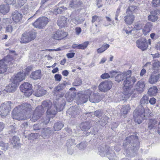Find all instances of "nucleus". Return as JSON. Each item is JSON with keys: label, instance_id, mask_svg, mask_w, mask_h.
Segmentation results:
<instances>
[{"label": "nucleus", "instance_id": "f257e3e1", "mask_svg": "<svg viewBox=\"0 0 160 160\" xmlns=\"http://www.w3.org/2000/svg\"><path fill=\"white\" fill-rule=\"evenodd\" d=\"M32 110L30 104L23 103L15 108L12 112V117L18 120H25L29 117V114Z\"/></svg>", "mask_w": 160, "mask_h": 160}, {"label": "nucleus", "instance_id": "f03ea898", "mask_svg": "<svg viewBox=\"0 0 160 160\" xmlns=\"http://www.w3.org/2000/svg\"><path fill=\"white\" fill-rule=\"evenodd\" d=\"M54 105H52V102L49 100L44 101L42 102V104L41 106L38 107H41V108L39 110L41 111V110H43L44 112L47 109V113L48 115V114L55 115L57 111H61L64 108L65 105V103L64 102L61 103L57 104V102L55 101L54 102Z\"/></svg>", "mask_w": 160, "mask_h": 160}, {"label": "nucleus", "instance_id": "7ed1b4c3", "mask_svg": "<svg viewBox=\"0 0 160 160\" xmlns=\"http://www.w3.org/2000/svg\"><path fill=\"white\" fill-rule=\"evenodd\" d=\"M148 98L146 95H144L141 99L139 105L133 112V117L135 122L138 124L141 123L143 120L146 118L147 114L143 106L148 103Z\"/></svg>", "mask_w": 160, "mask_h": 160}, {"label": "nucleus", "instance_id": "20e7f679", "mask_svg": "<svg viewBox=\"0 0 160 160\" xmlns=\"http://www.w3.org/2000/svg\"><path fill=\"white\" fill-rule=\"evenodd\" d=\"M131 72L128 74L125 80L123 82V85L125 87V89L122 93V97L126 100L132 95L135 92V89L132 88V85L136 81V79L135 77H131Z\"/></svg>", "mask_w": 160, "mask_h": 160}, {"label": "nucleus", "instance_id": "39448f33", "mask_svg": "<svg viewBox=\"0 0 160 160\" xmlns=\"http://www.w3.org/2000/svg\"><path fill=\"white\" fill-rule=\"evenodd\" d=\"M13 62V58L10 55L0 60V73H4L8 68L12 67Z\"/></svg>", "mask_w": 160, "mask_h": 160}, {"label": "nucleus", "instance_id": "423d86ee", "mask_svg": "<svg viewBox=\"0 0 160 160\" xmlns=\"http://www.w3.org/2000/svg\"><path fill=\"white\" fill-rule=\"evenodd\" d=\"M92 92L89 90H87L84 92H82L78 94V98L77 102L78 104L86 102L89 98V96L92 94Z\"/></svg>", "mask_w": 160, "mask_h": 160}, {"label": "nucleus", "instance_id": "0eeeda50", "mask_svg": "<svg viewBox=\"0 0 160 160\" xmlns=\"http://www.w3.org/2000/svg\"><path fill=\"white\" fill-rule=\"evenodd\" d=\"M67 84L66 82H63L62 83L58 85L54 88L52 92L54 95V98L58 100L60 98L62 97L64 94L61 92V91L64 89Z\"/></svg>", "mask_w": 160, "mask_h": 160}, {"label": "nucleus", "instance_id": "6e6552de", "mask_svg": "<svg viewBox=\"0 0 160 160\" xmlns=\"http://www.w3.org/2000/svg\"><path fill=\"white\" fill-rule=\"evenodd\" d=\"M12 103L8 101L2 104L0 107V116L2 117H5L11 109Z\"/></svg>", "mask_w": 160, "mask_h": 160}, {"label": "nucleus", "instance_id": "1a4fd4ad", "mask_svg": "<svg viewBox=\"0 0 160 160\" xmlns=\"http://www.w3.org/2000/svg\"><path fill=\"white\" fill-rule=\"evenodd\" d=\"M36 37L35 33L34 32H25L22 34L20 42L21 43H27L34 39Z\"/></svg>", "mask_w": 160, "mask_h": 160}, {"label": "nucleus", "instance_id": "9d476101", "mask_svg": "<svg viewBox=\"0 0 160 160\" xmlns=\"http://www.w3.org/2000/svg\"><path fill=\"white\" fill-rule=\"evenodd\" d=\"M22 92H24L25 95L28 97L32 94L31 90L32 88V84L28 82H25L21 85L20 87Z\"/></svg>", "mask_w": 160, "mask_h": 160}, {"label": "nucleus", "instance_id": "9b49d317", "mask_svg": "<svg viewBox=\"0 0 160 160\" xmlns=\"http://www.w3.org/2000/svg\"><path fill=\"white\" fill-rule=\"evenodd\" d=\"M48 22V19L46 17L39 18L34 22L33 25L35 28H42L44 27Z\"/></svg>", "mask_w": 160, "mask_h": 160}, {"label": "nucleus", "instance_id": "f8f14e48", "mask_svg": "<svg viewBox=\"0 0 160 160\" xmlns=\"http://www.w3.org/2000/svg\"><path fill=\"white\" fill-rule=\"evenodd\" d=\"M112 83L110 81L102 82L98 86L99 89L102 92H105L109 90L112 87Z\"/></svg>", "mask_w": 160, "mask_h": 160}, {"label": "nucleus", "instance_id": "ddd939ff", "mask_svg": "<svg viewBox=\"0 0 160 160\" xmlns=\"http://www.w3.org/2000/svg\"><path fill=\"white\" fill-rule=\"evenodd\" d=\"M160 78V74L158 72H153L149 76L148 82L151 84H155L158 81Z\"/></svg>", "mask_w": 160, "mask_h": 160}, {"label": "nucleus", "instance_id": "4468645a", "mask_svg": "<svg viewBox=\"0 0 160 160\" xmlns=\"http://www.w3.org/2000/svg\"><path fill=\"white\" fill-rule=\"evenodd\" d=\"M136 43L137 47L142 51L146 50L148 47L147 41L144 38H140L137 40Z\"/></svg>", "mask_w": 160, "mask_h": 160}, {"label": "nucleus", "instance_id": "2eb2a0df", "mask_svg": "<svg viewBox=\"0 0 160 160\" xmlns=\"http://www.w3.org/2000/svg\"><path fill=\"white\" fill-rule=\"evenodd\" d=\"M46 93V91L44 90L39 84H36L35 86L34 94L36 97L42 96L45 94Z\"/></svg>", "mask_w": 160, "mask_h": 160}, {"label": "nucleus", "instance_id": "dca6fc26", "mask_svg": "<svg viewBox=\"0 0 160 160\" xmlns=\"http://www.w3.org/2000/svg\"><path fill=\"white\" fill-rule=\"evenodd\" d=\"M68 35L66 32L58 30L54 32L52 36V37L56 40H61L66 37Z\"/></svg>", "mask_w": 160, "mask_h": 160}, {"label": "nucleus", "instance_id": "f3484780", "mask_svg": "<svg viewBox=\"0 0 160 160\" xmlns=\"http://www.w3.org/2000/svg\"><path fill=\"white\" fill-rule=\"evenodd\" d=\"M13 21L15 23H21L23 16L21 12L18 10H15L12 13Z\"/></svg>", "mask_w": 160, "mask_h": 160}, {"label": "nucleus", "instance_id": "a211bd4d", "mask_svg": "<svg viewBox=\"0 0 160 160\" xmlns=\"http://www.w3.org/2000/svg\"><path fill=\"white\" fill-rule=\"evenodd\" d=\"M41 108V107H38L35 109L33 116L31 119V120L32 121L35 122L41 117L42 113L44 112V110H41V111H40L39 109Z\"/></svg>", "mask_w": 160, "mask_h": 160}, {"label": "nucleus", "instance_id": "6ab92c4d", "mask_svg": "<svg viewBox=\"0 0 160 160\" xmlns=\"http://www.w3.org/2000/svg\"><path fill=\"white\" fill-rule=\"evenodd\" d=\"M68 21L71 23L72 22L74 24L77 25L81 23V21L78 15L75 12L72 13L70 16L68 17Z\"/></svg>", "mask_w": 160, "mask_h": 160}, {"label": "nucleus", "instance_id": "aec40b11", "mask_svg": "<svg viewBox=\"0 0 160 160\" xmlns=\"http://www.w3.org/2000/svg\"><path fill=\"white\" fill-rule=\"evenodd\" d=\"M145 83L144 81L141 80L138 81L136 86V90H135V92H134L132 94V97H135V94L136 91H138L139 92H143L145 89Z\"/></svg>", "mask_w": 160, "mask_h": 160}, {"label": "nucleus", "instance_id": "412c9836", "mask_svg": "<svg viewBox=\"0 0 160 160\" xmlns=\"http://www.w3.org/2000/svg\"><path fill=\"white\" fill-rule=\"evenodd\" d=\"M26 75L22 72H19L17 73L13 79V81L18 85V83L22 81L25 78Z\"/></svg>", "mask_w": 160, "mask_h": 160}, {"label": "nucleus", "instance_id": "4be33fe9", "mask_svg": "<svg viewBox=\"0 0 160 160\" xmlns=\"http://www.w3.org/2000/svg\"><path fill=\"white\" fill-rule=\"evenodd\" d=\"M80 113V111L74 107H70L67 111V116L71 117V118H75L76 116Z\"/></svg>", "mask_w": 160, "mask_h": 160}, {"label": "nucleus", "instance_id": "5701e85b", "mask_svg": "<svg viewBox=\"0 0 160 160\" xmlns=\"http://www.w3.org/2000/svg\"><path fill=\"white\" fill-rule=\"evenodd\" d=\"M117 72V75L115 77V81L118 82L123 80L125 78L128 73L130 72V71H128L124 73H122L120 72Z\"/></svg>", "mask_w": 160, "mask_h": 160}, {"label": "nucleus", "instance_id": "b1692460", "mask_svg": "<svg viewBox=\"0 0 160 160\" xmlns=\"http://www.w3.org/2000/svg\"><path fill=\"white\" fill-rule=\"evenodd\" d=\"M75 140L73 139H69L68 140L66 145L68 148V153L72 155L73 153V149H72L73 145H75Z\"/></svg>", "mask_w": 160, "mask_h": 160}, {"label": "nucleus", "instance_id": "393cba45", "mask_svg": "<svg viewBox=\"0 0 160 160\" xmlns=\"http://www.w3.org/2000/svg\"><path fill=\"white\" fill-rule=\"evenodd\" d=\"M127 15L124 17V21L126 23L131 25L134 20V16L132 13H127Z\"/></svg>", "mask_w": 160, "mask_h": 160}, {"label": "nucleus", "instance_id": "a878e982", "mask_svg": "<svg viewBox=\"0 0 160 160\" xmlns=\"http://www.w3.org/2000/svg\"><path fill=\"white\" fill-rule=\"evenodd\" d=\"M42 77L41 71L40 70L32 72L30 75V78L34 80L40 79Z\"/></svg>", "mask_w": 160, "mask_h": 160}, {"label": "nucleus", "instance_id": "bb28decb", "mask_svg": "<svg viewBox=\"0 0 160 160\" xmlns=\"http://www.w3.org/2000/svg\"><path fill=\"white\" fill-rule=\"evenodd\" d=\"M18 86V84L12 81L11 84L6 87L4 90L7 92H13L16 90Z\"/></svg>", "mask_w": 160, "mask_h": 160}, {"label": "nucleus", "instance_id": "cd10ccee", "mask_svg": "<svg viewBox=\"0 0 160 160\" xmlns=\"http://www.w3.org/2000/svg\"><path fill=\"white\" fill-rule=\"evenodd\" d=\"M67 18L64 16H62L59 18L57 21V24L60 28H62L67 25Z\"/></svg>", "mask_w": 160, "mask_h": 160}, {"label": "nucleus", "instance_id": "c85d7f7f", "mask_svg": "<svg viewBox=\"0 0 160 160\" xmlns=\"http://www.w3.org/2000/svg\"><path fill=\"white\" fill-rule=\"evenodd\" d=\"M50 129L48 128L42 130L41 135L44 138H48L51 135L52 131Z\"/></svg>", "mask_w": 160, "mask_h": 160}, {"label": "nucleus", "instance_id": "c756f323", "mask_svg": "<svg viewBox=\"0 0 160 160\" xmlns=\"http://www.w3.org/2000/svg\"><path fill=\"white\" fill-rule=\"evenodd\" d=\"M157 12L156 10L150 11L151 15H149L148 17V19L149 21L154 22L158 20V16L157 15Z\"/></svg>", "mask_w": 160, "mask_h": 160}, {"label": "nucleus", "instance_id": "7c9ffc66", "mask_svg": "<svg viewBox=\"0 0 160 160\" xmlns=\"http://www.w3.org/2000/svg\"><path fill=\"white\" fill-rule=\"evenodd\" d=\"M89 96V101L92 103H97L100 101V96L98 94L93 93Z\"/></svg>", "mask_w": 160, "mask_h": 160}, {"label": "nucleus", "instance_id": "2f4dec72", "mask_svg": "<svg viewBox=\"0 0 160 160\" xmlns=\"http://www.w3.org/2000/svg\"><path fill=\"white\" fill-rule=\"evenodd\" d=\"M117 73L116 71H112L109 72V73H104L100 76L101 78L103 79H108L110 77H113L116 75Z\"/></svg>", "mask_w": 160, "mask_h": 160}, {"label": "nucleus", "instance_id": "473e14b6", "mask_svg": "<svg viewBox=\"0 0 160 160\" xmlns=\"http://www.w3.org/2000/svg\"><path fill=\"white\" fill-rule=\"evenodd\" d=\"M158 122L155 119H150L148 123V129L151 130L155 128L157 126Z\"/></svg>", "mask_w": 160, "mask_h": 160}, {"label": "nucleus", "instance_id": "72a5a7b5", "mask_svg": "<svg viewBox=\"0 0 160 160\" xmlns=\"http://www.w3.org/2000/svg\"><path fill=\"white\" fill-rule=\"evenodd\" d=\"M158 89L156 86H153L149 88L148 92V94L150 96H155L158 92Z\"/></svg>", "mask_w": 160, "mask_h": 160}, {"label": "nucleus", "instance_id": "f704fd0d", "mask_svg": "<svg viewBox=\"0 0 160 160\" xmlns=\"http://www.w3.org/2000/svg\"><path fill=\"white\" fill-rule=\"evenodd\" d=\"M9 10L8 5L2 4L0 6V13L5 14L8 13Z\"/></svg>", "mask_w": 160, "mask_h": 160}, {"label": "nucleus", "instance_id": "c9c22d12", "mask_svg": "<svg viewBox=\"0 0 160 160\" xmlns=\"http://www.w3.org/2000/svg\"><path fill=\"white\" fill-rule=\"evenodd\" d=\"M91 127L90 123L88 122H85L81 123L80 127L81 130L83 131H87L89 130Z\"/></svg>", "mask_w": 160, "mask_h": 160}, {"label": "nucleus", "instance_id": "e433bc0d", "mask_svg": "<svg viewBox=\"0 0 160 160\" xmlns=\"http://www.w3.org/2000/svg\"><path fill=\"white\" fill-rule=\"evenodd\" d=\"M19 139L18 137L14 136L11 141V144L12 147L14 148L18 146H19L20 143H19Z\"/></svg>", "mask_w": 160, "mask_h": 160}, {"label": "nucleus", "instance_id": "4c0bfd02", "mask_svg": "<svg viewBox=\"0 0 160 160\" xmlns=\"http://www.w3.org/2000/svg\"><path fill=\"white\" fill-rule=\"evenodd\" d=\"M107 148L105 147V148L103 147H100L98 148V150L99 152V154L102 156H104L105 155L109 154V150L107 151V149H106Z\"/></svg>", "mask_w": 160, "mask_h": 160}, {"label": "nucleus", "instance_id": "58836bf2", "mask_svg": "<svg viewBox=\"0 0 160 160\" xmlns=\"http://www.w3.org/2000/svg\"><path fill=\"white\" fill-rule=\"evenodd\" d=\"M152 25L149 23H147L142 29V32L145 35H146L151 30Z\"/></svg>", "mask_w": 160, "mask_h": 160}, {"label": "nucleus", "instance_id": "ea45409f", "mask_svg": "<svg viewBox=\"0 0 160 160\" xmlns=\"http://www.w3.org/2000/svg\"><path fill=\"white\" fill-rule=\"evenodd\" d=\"M52 115L48 114V115L47 114V116L43 118L42 119L41 121V124L43 126H44V125H46L49 122L50 120V118H51L52 116H50Z\"/></svg>", "mask_w": 160, "mask_h": 160}, {"label": "nucleus", "instance_id": "a19ab883", "mask_svg": "<svg viewBox=\"0 0 160 160\" xmlns=\"http://www.w3.org/2000/svg\"><path fill=\"white\" fill-rule=\"evenodd\" d=\"M130 109V105H123L121 109V113L122 115L124 116L127 113L129 110Z\"/></svg>", "mask_w": 160, "mask_h": 160}, {"label": "nucleus", "instance_id": "79ce46f5", "mask_svg": "<svg viewBox=\"0 0 160 160\" xmlns=\"http://www.w3.org/2000/svg\"><path fill=\"white\" fill-rule=\"evenodd\" d=\"M152 68L154 71L158 72L160 69V62L158 61H154L152 63Z\"/></svg>", "mask_w": 160, "mask_h": 160}, {"label": "nucleus", "instance_id": "37998d69", "mask_svg": "<svg viewBox=\"0 0 160 160\" xmlns=\"http://www.w3.org/2000/svg\"><path fill=\"white\" fill-rule=\"evenodd\" d=\"M109 46L108 44L104 43L100 48L97 49V51L98 53H102L109 48Z\"/></svg>", "mask_w": 160, "mask_h": 160}, {"label": "nucleus", "instance_id": "c03bdc74", "mask_svg": "<svg viewBox=\"0 0 160 160\" xmlns=\"http://www.w3.org/2000/svg\"><path fill=\"white\" fill-rule=\"evenodd\" d=\"M27 0H17V2L15 1V6L17 8H21L27 2Z\"/></svg>", "mask_w": 160, "mask_h": 160}, {"label": "nucleus", "instance_id": "a18cd8bd", "mask_svg": "<svg viewBox=\"0 0 160 160\" xmlns=\"http://www.w3.org/2000/svg\"><path fill=\"white\" fill-rule=\"evenodd\" d=\"M64 125L61 122H58L55 123L53 127L55 131H58L61 130L63 127Z\"/></svg>", "mask_w": 160, "mask_h": 160}, {"label": "nucleus", "instance_id": "49530a36", "mask_svg": "<svg viewBox=\"0 0 160 160\" xmlns=\"http://www.w3.org/2000/svg\"><path fill=\"white\" fill-rule=\"evenodd\" d=\"M67 9V8L64 7H60L58 8H55L54 9V13L55 14H61L63 11Z\"/></svg>", "mask_w": 160, "mask_h": 160}, {"label": "nucleus", "instance_id": "de8ad7c7", "mask_svg": "<svg viewBox=\"0 0 160 160\" xmlns=\"http://www.w3.org/2000/svg\"><path fill=\"white\" fill-rule=\"evenodd\" d=\"M74 97L75 96L73 94L72 95V94L67 93L65 95V97L67 100L69 102H72L73 100Z\"/></svg>", "mask_w": 160, "mask_h": 160}, {"label": "nucleus", "instance_id": "09e8293b", "mask_svg": "<svg viewBox=\"0 0 160 160\" xmlns=\"http://www.w3.org/2000/svg\"><path fill=\"white\" fill-rule=\"evenodd\" d=\"M108 118L106 116H105L98 121L99 123L101 126H104L108 122Z\"/></svg>", "mask_w": 160, "mask_h": 160}, {"label": "nucleus", "instance_id": "8fccbe9b", "mask_svg": "<svg viewBox=\"0 0 160 160\" xmlns=\"http://www.w3.org/2000/svg\"><path fill=\"white\" fill-rule=\"evenodd\" d=\"M82 79L80 78H77L74 80V81L72 83L73 86H80L82 83Z\"/></svg>", "mask_w": 160, "mask_h": 160}, {"label": "nucleus", "instance_id": "3c124183", "mask_svg": "<svg viewBox=\"0 0 160 160\" xmlns=\"http://www.w3.org/2000/svg\"><path fill=\"white\" fill-rule=\"evenodd\" d=\"M89 44V42H85L81 44L78 45L77 46V48L78 49H84L87 47Z\"/></svg>", "mask_w": 160, "mask_h": 160}, {"label": "nucleus", "instance_id": "603ef678", "mask_svg": "<svg viewBox=\"0 0 160 160\" xmlns=\"http://www.w3.org/2000/svg\"><path fill=\"white\" fill-rule=\"evenodd\" d=\"M0 147L1 150L5 151L8 148V144L7 143H5L4 142H1L0 143Z\"/></svg>", "mask_w": 160, "mask_h": 160}, {"label": "nucleus", "instance_id": "864d4df0", "mask_svg": "<svg viewBox=\"0 0 160 160\" xmlns=\"http://www.w3.org/2000/svg\"><path fill=\"white\" fill-rule=\"evenodd\" d=\"M143 24L140 22H136L134 25V28L137 30H140L143 27Z\"/></svg>", "mask_w": 160, "mask_h": 160}, {"label": "nucleus", "instance_id": "5fc2aeb1", "mask_svg": "<svg viewBox=\"0 0 160 160\" xmlns=\"http://www.w3.org/2000/svg\"><path fill=\"white\" fill-rule=\"evenodd\" d=\"M87 143L86 142H82L77 145V147L80 150L84 149L86 147Z\"/></svg>", "mask_w": 160, "mask_h": 160}, {"label": "nucleus", "instance_id": "6e6d98bb", "mask_svg": "<svg viewBox=\"0 0 160 160\" xmlns=\"http://www.w3.org/2000/svg\"><path fill=\"white\" fill-rule=\"evenodd\" d=\"M134 136L132 135V136H130L129 137H128L126 139L125 141V142H126H126L125 143L124 142L123 143V146H126L127 144H128V143H130L131 142V140H132V139L134 138Z\"/></svg>", "mask_w": 160, "mask_h": 160}, {"label": "nucleus", "instance_id": "4d7b16f0", "mask_svg": "<svg viewBox=\"0 0 160 160\" xmlns=\"http://www.w3.org/2000/svg\"><path fill=\"white\" fill-rule=\"evenodd\" d=\"M102 20V18L101 17H98L97 16H94L92 18V23L95 22V21L100 22Z\"/></svg>", "mask_w": 160, "mask_h": 160}, {"label": "nucleus", "instance_id": "13d9d810", "mask_svg": "<svg viewBox=\"0 0 160 160\" xmlns=\"http://www.w3.org/2000/svg\"><path fill=\"white\" fill-rule=\"evenodd\" d=\"M22 12L24 14H26L28 13L29 11L28 6L27 4L24 5L21 9Z\"/></svg>", "mask_w": 160, "mask_h": 160}, {"label": "nucleus", "instance_id": "bf43d9fd", "mask_svg": "<svg viewBox=\"0 0 160 160\" xmlns=\"http://www.w3.org/2000/svg\"><path fill=\"white\" fill-rule=\"evenodd\" d=\"M79 2V0H72L71 3L70 4L69 8H74Z\"/></svg>", "mask_w": 160, "mask_h": 160}, {"label": "nucleus", "instance_id": "052dcab7", "mask_svg": "<svg viewBox=\"0 0 160 160\" xmlns=\"http://www.w3.org/2000/svg\"><path fill=\"white\" fill-rule=\"evenodd\" d=\"M136 8V7L133 5L129 7L127 11V13H132V12L134 11Z\"/></svg>", "mask_w": 160, "mask_h": 160}, {"label": "nucleus", "instance_id": "680f3d73", "mask_svg": "<svg viewBox=\"0 0 160 160\" xmlns=\"http://www.w3.org/2000/svg\"><path fill=\"white\" fill-rule=\"evenodd\" d=\"M42 127H43L42 125L41 124V122L35 124L33 126V129L35 131L38 130H40Z\"/></svg>", "mask_w": 160, "mask_h": 160}, {"label": "nucleus", "instance_id": "e2e57ef3", "mask_svg": "<svg viewBox=\"0 0 160 160\" xmlns=\"http://www.w3.org/2000/svg\"><path fill=\"white\" fill-rule=\"evenodd\" d=\"M152 3L153 6L158 7L160 6V0H153Z\"/></svg>", "mask_w": 160, "mask_h": 160}, {"label": "nucleus", "instance_id": "0e129e2a", "mask_svg": "<svg viewBox=\"0 0 160 160\" xmlns=\"http://www.w3.org/2000/svg\"><path fill=\"white\" fill-rule=\"evenodd\" d=\"M102 115V113L100 110L95 111L94 113V116H96L99 118H100Z\"/></svg>", "mask_w": 160, "mask_h": 160}, {"label": "nucleus", "instance_id": "69168bd1", "mask_svg": "<svg viewBox=\"0 0 160 160\" xmlns=\"http://www.w3.org/2000/svg\"><path fill=\"white\" fill-rule=\"evenodd\" d=\"M4 2L7 3L8 5H14L15 2V0H4Z\"/></svg>", "mask_w": 160, "mask_h": 160}, {"label": "nucleus", "instance_id": "338daca9", "mask_svg": "<svg viewBox=\"0 0 160 160\" xmlns=\"http://www.w3.org/2000/svg\"><path fill=\"white\" fill-rule=\"evenodd\" d=\"M54 78L55 81H56L59 82L62 79V76L61 75L57 74H56L54 76Z\"/></svg>", "mask_w": 160, "mask_h": 160}, {"label": "nucleus", "instance_id": "774afa93", "mask_svg": "<svg viewBox=\"0 0 160 160\" xmlns=\"http://www.w3.org/2000/svg\"><path fill=\"white\" fill-rule=\"evenodd\" d=\"M12 30L13 28L12 26L11 25H9L6 27V32L11 33L12 32Z\"/></svg>", "mask_w": 160, "mask_h": 160}]
</instances>
